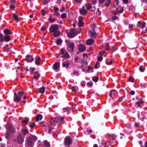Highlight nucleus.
<instances>
[{
  "label": "nucleus",
  "instance_id": "obj_1",
  "mask_svg": "<svg viewBox=\"0 0 147 147\" xmlns=\"http://www.w3.org/2000/svg\"><path fill=\"white\" fill-rule=\"evenodd\" d=\"M24 94L23 91L19 92L18 94L15 92L14 93L13 100L14 102H18L21 99L22 96Z\"/></svg>",
  "mask_w": 147,
  "mask_h": 147
},
{
  "label": "nucleus",
  "instance_id": "obj_2",
  "mask_svg": "<svg viewBox=\"0 0 147 147\" xmlns=\"http://www.w3.org/2000/svg\"><path fill=\"white\" fill-rule=\"evenodd\" d=\"M24 136L21 134L18 136L16 138L13 140L15 142H16L18 144H22L24 142Z\"/></svg>",
  "mask_w": 147,
  "mask_h": 147
},
{
  "label": "nucleus",
  "instance_id": "obj_3",
  "mask_svg": "<svg viewBox=\"0 0 147 147\" xmlns=\"http://www.w3.org/2000/svg\"><path fill=\"white\" fill-rule=\"evenodd\" d=\"M15 131L14 128L12 127L11 125H10L8 126V128L7 129V132L5 134V137L7 138H8L10 135L9 131L11 133H13Z\"/></svg>",
  "mask_w": 147,
  "mask_h": 147
},
{
  "label": "nucleus",
  "instance_id": "obj_4",
  "mask_svg": "<svg viewBox=\"0 0 147 147\" xmlns=\"http://www.w3.org/2000/svg\"><path fill=\"white\" fill-rule=\"evenodd\" d=\"M80 33V32H78L76 30L72 29L70 30L69 36L70 37L73 38Z\"/></svg>",
  "mask_w": 147,
  "mask_h": 147
},
{
  "label": "nucleus",
  "instance_id": "obj_5",
  "mask_svg": "<svg viewBox=\"0 0 147 147\" xmlns=\"http://www.w3.org/2000/svg\"><path fill=\"white\" fill-rule=\"evenodd\" d=\"M110 96L113 99L117 98L118 97V92L115 90H112L110 93Z\"/></svg>",
  "mask_w": 147,
  "mask_h": 147
},
{
  "label": "nucleus",
  "instance_id": "obj_6",
  "mask_svg": "<svg viewBox=\"0 0 147 147\" xmlns=\"http://www.w3.org/2000/svg\"><path fill=\"white\" fill-rule=\"evenodd\" d=\"M74 43L69 42L67 45V48L69 51H72L74 49Z\"/></svg>",
  "mask_w": 147,
  "mask_h": 147
},
{
  "label": "nucleus",
  "instance_id": "obj_7",
  "mask_svg": "<svg viewBox=\"0 0 147 147\" xmlns=\"http://www.w3.org/2000/svg\"><path fill=\"white\" fill-rule=\"evenodd\" d=\"M72 140L70 136H67L65 138V139L64 144H65L69 145L72 143Z\"/></svg>",
  "mask_w": 147,
  "mask_h": 147
},
{
  "label": "nucleus",
  "instance_id": "obj_8",
  "mask_svg": "<svg viewBox=\"0 0 147 147\" xmlns=\"http://www.w3.org/2000/svg\"><path fill=\"white\" fill-rule=\"evenodd\" d=\"M58 27L56 24L51 25L49 28V30L52 32H54L57 31L58 29Z\"/></svg>",
  "mask_w": 147,
  "mask_h": 147
},
{
  "label": "nucleus",
  "instance_id": "obj_9",
  "mask_svg": "<svg viewBox=\"0 0 147 147\" xmlns=\"http://www.w3.org/2000/svg\"><path fill=\"white\" fill-rule=\"evenodd\" d=\"M56 121L57 123H58L59 124H63L65 122L63 117L59 116L57 118Z\"/></svg>",
  "mask_w": 147,
  "mask_h": 147
},
{
  "label": "nucleus",
  "instance_id": "obj_10",
  "mask_svg": "<svg viewBox=\"0 0 147 147\" xmlns=\"http://www.w3.org/2000/svg\"><path fill=\"white\" fill-rule=\"evenodd\" d=\"M115 8L116 9V11H114V12L115 15H116L118 13H122L123 11V9L121 7H119L117 8Z\"/></svg>",
  "mask_w": 147,
  "mask_h": 147
},
{
  "label": "nucleus",
  "instance_id": "obj_11",
  "mask_svg": "<svg viewBox=\"0 0 147 147\" xmlns=\"http://www.w3.org/2000/svg\"><path fill=\"white\" fill-rule=\"evenodd\" d=\"M27 58L25 59V60L28 62H31L34 60V58L32 56L30 55H27L26 56Z\"/></svg>",
  "mask_w": 147,
  "mask_h": 147
},
{
  "label": "nucleus",
  "instance_id": "obj_12",
  "mask_svg": "<svg viewBox=\"0 0 147 147\" xmlns=\"http://www.w3.org/2000/svg\"><path fill=\"white\" fill-rule=\"evenodd\" d=\"M60 68V65L59 63L56 62L53 65V69L56 71H58V70Z\"/></svg>",
  "mask_w": 147,
  "mask_h": 147
},
{
  "label": "nucleus",
  "instance_id": "obj_13",
  "mask_svg": "<svg viewBox=\"0 0 147 147\" xmlns=\"http://www.w3.org/2000/svg\"><path fill=\"white\" fill-rule=\"evenodd\" d=\"M78 24L79 26H82L84 25V22L83 21V17L82 16H80L78 18Z\"/></svg>",
  "mask_w": 147,
  "mask_h": 147
},
{
  "label": "nucleus",
  "instance_id": "obj_14",
  "mask_svg": "<svg viewBox=\"0 0 147 147\" xmlns=\"http://www.w3.org/2000/svg\"><path fill=\"white\" fill-rule=\"evenodd\" d=\"M89 35L91 37L95 38L96 36V34L95 32V31H92L91 29H90V31H89Z\"/></svg>",
  "mask_w": 147,
  "mask_h": 147
},
{
  "label": "nucleus",
  "instance_id": "obj_15",
  "mask_svg": "<svg viewBox=\"0 0 147 147\" xmlns=\"http://www.w3.org/2000/svg\"><path fill=\"white\" fill-rule=\"evenodd\" d=\"M138 27L143 29L146 27V23L145 22H143L142 24L140 21L138 22Z\"/></svg>",
  "mask_w": 147,
  "mask_h": 147
},
{
  "label": "nucleus",
  "instance_id": "obj_16",
  "mask_svg": "<svg viewBox=\"0 0 147 147\" xmlns=\"http://www.w3.org/2000/svg\"><path fill=\"white\" fill-rule=\"evenodd\" d=\"M82 8L80 10V13L81 14L83 15H85L87 13V11L86 10L84 9V6H82Z\"/></svg>",
  "mask_w": 147,
  "mask_h": 147
},
{
  "label": "nucleus",
  "instance_id": "obj_17",
  "mask_svg": "<svg viewBox=\"0 0 147 147\" xmlns=\"http://www.w3.org/2000/svg\"><path fill=\"white\" fill-rule=\"evenodd\" d=\"M32 143V139L31 138H29L27 140V145L28 146H31Z\"/></svg>",
  "mask_w": 147,
  "mask_h": 147
},
{
  "label": "nucleus",
  "instance_id": "obj_18",
  "mask_svg": "<svg viewBox=\"0 0 147 147\" xmlns=\"http://www.w3.org/2000/svg\"><path fill=\"white\" fill-rule=\"evenodd\" d=\"M79 49L80 51H83L86 49V48L84 45H80L79 47Z\"/></svg>",
  "mask_w": 147,
  "mask_h": 147
},
{
  "label": "nucleus",
  "instance_id": "obj_19",
  "mask_svg": "<svg viewBox=\"0 0 147 147\" xmlns=\"http://www.w3.org/2000/svg\"><path fill=\"white\" fill-rule=\"evenodd\" d=\"M21 131L22 133L24 135L27 134L29 132L28 130L27 129L23 128Z\"/></svg>",
  "mask_w": 147,
  "mask_h": 147
},
{
  "label": "nucleus",
  "instance_id": "obj_20",
  "mask_svg": "<svg viewBox=\"0 0 147 147\" xmlns=\"http://www.w3.org/2000/svg\"><path fill=\"white\" fill-rule=\"evenodd\" d=\"M41 61L40 58V57H38L36 59L35 63L37 65H39Z\"/></svg>",
  "mask_w": 147,
  "mask_h": 147
},
{
  "label": "nucleus",
  "instance_id": "obj_21",
  "mask_svg": "<svg viewBox=\"0 0 147 147\" xmlns=\"http://www.w3.org/2000/svg\"><path fill=\"white\" fill-rule=\"evenodd\" d=\"M61 57L65 59H67L70 57V56L68 52H65V54L63 55Z\"/></svg>",
  "mask_w": 147,
  "mask_h": 147
},
{
  "label": "nucleus",
  "instance_id": "obj_22",
  "mask_svg": "<svg viewBox=\"0 0 147 147\" xmlns=\"http://www.w3.org/2000/svg\"><path fill=\"white\" fill-rule=\"evenodd\" d=\"M79 62L82 64L83 65H87V62L83 58L81 59L80 60Z\"/></svg>",
  "mask_w": 147,
  "mask_h": 147
},
{
  "label": "nucleus",
  "instance_id": "obj_23",
  "mask_svg": "<svg viewBox=\"0 0 147 147\" xmlns=\"http://www.w3.org/2000/svg\"><path fill=\"white\" fill-rule=\"evenodd\" d=\"M70 63L67 61L63 62L62 63V66L63 67H68Z\"/></svg>",
  "mask_w": 147,
  "mask_h": 147
},
{
  "label": "nucleus",
  "instance_id": "obj_24",
  "mask_svg": "<svg viewBox=\"0 0 147 147\" xmlns=\"http://www.w3.org/2000/svg\"><path fill=\"white\" fill-rule=\"evenodd\" d=\"M56 119L57 118H51L50 121V123L52 125H53L55 123H57Z\"/></svg>",
  "mask_w": 147,
  "mask_h": 147
},
{
  "label": "nucleus",
  "instance_id": "obj_25",
  "mask_svg": "<svg viewBox=\"0 0 147 147\" xmlns=\"http://www.w3.org/2000/svg\"><path fill=\"white\" fill-rule=\"evenodd\" d=\"M105 62L106 64L110 65L112 64V60L110 59H107L106 60Z\"/></svg>",
  "mask_w": 147,
  "mask_h": 147
},
{
  "label": "nucleus",
  "instance_id": "obj_26",
  "mask_svg": "<svg viewBox=\"0 0 147 147\" xmlns=\"http://www.w3.org/2000/svg\"><path fill=\"white\" fill-rule=\"evenodd\" d=\"M39 74L37 72H36L34 73L33 78L36 79H37L39 78Z\"/></svg>",
  "mask_w": 147,
  "mask_h": 147
},
{
  "label": "nucleus",
  "instance_id": "obj_27",
  "mask_svg": "<svg viewBox=\"0 0 147 147\" xmlns=\"http://www.w3.org/2000/svg\"><path fill=\"white\" fill-rule=\"evenodd\" d=\"M94 40L93 39H88L86 42L87 44L88 45H90L93 43Z\"/></svg>",
  "mask_w": 147,
  "mask_h": 147
},
{
  "label": "nucleus",
  "instance_id": "obj_28",
  "mask_svg": "<svg viewBox=\"0 0 147 147\" xmlns=\"http://www.w3.org/2000/svg\"><path fill=\"white\" fill-rule=\"evenodd\" d=\"M42 118V116L41 115L39 114L36 117V120L38 121L40 120H41Z\"/></svg>",
  "mask_w": 147,
  "mask_h": 147
},
{
  "label": "nucleus",
  "instance_id": "obj_29",
  "mask_svg": "<svg viewBox=\"0 0 147 147\" xmlns=\"http://www.w3.org/2000/svg\"><path fill=\"white\" fill-rule=\"evenodd\" d=\"M4 33L6 35H8L9 34H12V32H10L7 29H5L4 30Z\"/></svg>",
  "mask_w": 147,
  "mask_h": 147
},
{
  "label": "nucleus",
  "instance_id": "obj_30",
  "mask_svg": "<svg viewBox=\"0 0 147 147\" xmlns=\"http://www.w3.org/2000/svg\"><path fill=\"white\" fill-rule=\"evenodd\" d=\"M143 103V101L142 100V99H140L136 103L138 105V107H140V105Z\"/></svg>",
  "mask_w": 147,
  "mask_h": 147
},
{
  "label": "nucleus",
  "instance_id": "obj_31",
  "mask_svg": "<svg viewBox=\"0 0 147 147\" xmlns=\"http://www.w3.org/2000/svg\"><path fill=\"white\" fill-rule=\"evenodd\" d=\"M10 37L8 35H6L4 36V40L6 42H8L10 40Z\"/></svg>",
  "mask_w": 147,
  "mask_h": 147
},
{
  "label": "nucleus",
  "instance_id": "obj_32",
  "mask_svg": "<svg viewBox=\"0 0 147 147\" xmlns=\"http://www.w3.org/2000/svg\"><path fill=\"white\" fill-rule=\"evenodd\" d=\"M54 32V33L53 34V35L55 37L58 36L60 34V32L59 31H56Z\"/></svg>",
  "mask_w": 147,
  "mask_h": 147
},
{
  "label": "nucleus",
  "instance_id": "obj_33",
  "mask_svg": "<svg viewBox=\"0 0 147 147\" xmlns=\"http://www.w3.org/2000/svg\"><path fill=\"white\" fill-rule=\"evenodd\" d=\"M85 7H86L87 9L90 10L92 8V6L91 4H85Z\"/></svg>",
  "mask_w": 147,
  "mask_h": 147
},
{
  "label": "nucleus",
  "instance_id": "obj_34",
  "mask_svg": "<svg viewBox=\"0 0 147 147\" xmlns=\"http://www.w3.org/2000/svg\"><path fill=\"white\" fill-rule=\"evenodd\" d=\"M40 92L41 93H44L45 91V87H42L40 88L39 89Z\"/></svg>",
  "mask_w": 147,
  "mask_h": 147
},
{
  "label": "nucleus",
  "instance_id": "obj_35",
  "mask_svg": "<svg viewBox=\"0 0 147 147\" xmlns=\"http://www.w3.org/2000/svg\"><path fill=\"white\" fill-rule=\"evenodd\" d=\"M44 143L45 145V146L47 147H49L50 146V143H49L47 142L46 140H45L44 142Z\"/></svg>",
  "mask_w": 147,
  "mask_h": 147
},
{
  "label": "nucleus",
  "instance_id": "obj_36",
  "mask_svg": "<svg viewBox=\"0 0 147 147\" xmlns=\"http://www.w3.org/2000/svg\"><path fill=\"white\" fill-rule=\"evenodd\" d=\"M13 17L14 18V20L16 21H19L18 17V15H16L15 13L13 14Z\"/></svg>",
  "mask_w": 147,
  "mask_h": 147
},
{
  "label": "nucleus",
  "instance_id": "obj_37",
  "mask_svg": "<svg viewBox=\"0 0 147 147\" xmlns=\"http://www.w3.org/2000/svg\"><path fill=\"white\" fill-rule=\"evenodd\" d=\"M62 42V40L58 38L56 41V43L58 45H59Z\"/></svg>",
  "mask_w": 147,
  "mask_h": 147
},
{
  "label": "nucleus",
  "instance_id": "obj_38",
  "mask_svg": "<svg viewBox=\"0 0 147 147\" xmlns=\"http://www.w3.org/2000/svg\"><path fill=\"white\" fill-rule=\"evenodd\" d=\"M111 2V0H107L105 3V5L106 7L108 6Z\"/></svg>",
  "mask_w": 147,
  "mask_h": 147
},
{
  "label": "nucleus",
  "instance_id": "obj_39",
  "mask_svg": "<svg viewBox=\"0 0 147 147\" xmlns=\"http://www.w3.org/2000/svg\"><path fill=\"white\" fill-rule=\"evenodd\" d=\"M96 28V26L95 24H93L92 25L91 28L92 30H91L92 31H93V32L95 31V28Z\"/></svg>",
  "mask_w": 147,
  "mask_h": 147
},
{
  "label": "nucleus",
  "instance_id": "obj_40",
  "mask_svg": "<svg viewBox=\"0 0 147 147\" xmlns=\"http://www.w3.org/2000/svg\"><path fill=\"white\" fill-rule=\"evenodd\" d=\"M129 29L133 30L135 28V26L132 24H130L129 26Z\"/></svg>",
  "mask_w": 147,
  "mask_h": 147
},
{
  "label": "nucleus",
  "instance_id": "obj_41",
  "mask_svg": "<svg viewBox=\"0 0 147 147\" xmlns=\"http://www.w3.org/2000/svg\"><path fill=\"white\" fill-rule=\"evenodd\" d=\"M139 70L141 72H143L145 70V68L142 66H141L139 68Z\"/></svg>",
  "mask_w": 147,
  "mask_h": 147
},
{
  "label": "nucleus",
  "instance_id": "obj_42",
  "mask_svg": "<svg viewBox=\"0 0 147 147\" xmlns=\"http://www.w3.org/2000/svg\"><path fill=\"white\" fill-rule=\"evenodd\" d=\"M65 52H67L66 51H65L64 49H61L60 50V53L62 55H64L65 53Z\"/></svg>",
  "mask_w": 147,
  "mask_h": 147
},
{
  "label": "nucleus",
  "instance_id": "obj_43",
  "mask_svg": "<svg viewBox=\"0 0 147 147\" xmlns=\"http://www.w3.org/2000/svg\"><path fill=\"white\" fill-rule=\"evenodd\" d=\"M98 80V77H94L92 78V80H93L95 82H97Z\"/></svg>",
  "mask_w": 147,
  "mask_h": 147
},
{
  "label": "nucleus",
  "instance_id": "obj_44",
  "mask_svg": "<svg viewBox=\"0 0 147 147\" xmlns=\"http://www.w3.org/2000/svg\"><path fill=\"white\" fill-rule=\"evenodd\" d=\"M88 71H91V72H92L93 71V68L92 67H91L90 66L88 67Z\"/></svg>",
  "mask_w": 147,
  "mask_h": 147
},
{
  "label": "nucleus",
  "instance_id": "obj_45",
  "mask_svg": "<svg viewBox=\"0 0 147 147\" xmlns=\"http://www.w3.org/2000/svg\"><path fill=\"white\" fill-rule=\"evenodd\" d=\"M109 43H107L106 44L105 47H106V50H108L109 49Z\"/></svg>",
  "mask_w": 147,
  "mask_h": 147
},
{
  "label": "nucleus",
  "instance_id": "obj_46",
  "mask_svg": "<svg viewBox=\"0 0 147 147\" xmlns=\"http://www.w3.org/2000/svg\"><path fill=\"white\" fill-rule=\"evenodd\" d=\"M103 59V57L101 56L98 57L97 58L98 61H101Z\"/></svg>",
  "mask_w": 147,
  "mask_h": 147
},
{
  "label": "nucleus",
  "instance_id": "obj_47",
  "mask_svg": "<svg viewBox=\"0 0 147 147\" xmlns=\"http://www.w3.org/2000/svg\"><path fill=\"white\" fill-rule=\"evenodd\" d=\"M48 28L47 26H44L41 28V30L42 31H43L44 30H46Z\"/></svg>",
  "mask_w": 147,
  "mask_h": 147
},
{
  "label": "nucleus",
  "instance_id": "obj_48",
  "mask_svg": "<svg viewBox=\"0 0 147 147\" xmlns=\"http://www.w3.org/2000/svg\"><path fill=\"white\" fill-rule=\"evenodd\" d=\"M49 20L50 22L52 23L55 21V20L54 18H49Z\"/></svg>",
  "mask_w": 147,
  "mask_h": 147
},
{
  "label": "nucleus",
  "instance_id": "obj_49",
  "mask_svg": "<svg viewBox=\"0 0 147 147\" xmlns=\"http://www.w3.org/2000/svg\"><path fill=\"white\" fill-rule=\"evenodd\" d=\"M3 40V36L2 34H0V42H2Z\"/></svg>",
  "mask_w": 147,
  "mask_h": 147
},
{
  "label": "nucleus",
  "instance_id": "obj_50",
  "mask_svg": "<svg viewBox=\"0 0 147 147\" xmlns=\"http://www.w3.org/2000/svg\"><path fill=\"white\" fill-rule=\"evenodd\" d=\"M66 16V14L65 13H62L61 15V17L62 18H65Z\"/></svg>",
  "mask_w": 147,
  "mask_h": 147
},
{
  "label": "nucleus",
  "instance_id": "obj_51",
  "mask_svg": "<svg viewBox=\"0 0 147 147\" xmlns=\"http://www.w3.org/2000/svg\"><path fill=\"white\" fill-rule=\"evenodd\" d=\"M112 19L113 20H117L118 19V18L116 16H114L112 17Z\"/></svg>",
  "mask_w": 147,
  "mask_h": 147
},
{
  "label": "nucleus",
  "instance_id": "obj_52",
  "mask_svg": "<svg viewBox=\"0 0 147 147\" xmlns=\"http://www.w3.org/2000/svg\"><path fill=\"white\" fill-rule=\"evenodd\" d=\"M49 2V1L47 0H43V3L44 4H46Z\"/></svg>",
  "mask_w": 147,
  "mask_h": 147
},
{
  "label": "nucleus",
  "instance_id": "obj_53",
  "mask_svg": "<svg viewBox=\"0 0 147 147\" xmlns=\"http://www.w3.org/2000/svg\"><path fill=\"white\" fill-rule=\"evenodd\" d=\"M52 129H53V128L52 127H51L49 126V129L48 131V133H50L52 131Z\"/></svg>",
  "mask_w": 147,
  "mask_h": 147
},
{
  "label": "nucleus",
  "instance_id": "obj_54",
  "mask_svg": "<svg viewBox=\"0 0 147 147\" xmlns=\"http://www.w3.org/2000/svg\"><path fill=\"white\" fill-rule=\"evenodd\" d=\"M73 74L74 75L76 76H78L79 75V74L78 72L77 71H75L73 72Z\"/></svg>",
  "mask_w": 147,
  "mask_h": 147
},
{
  "label": "nucleus",
  "instance_id": "obj_55",
  "mask_svg": "<svg viewBox=\"0 0 147 147\" xmlns=\"http://www.w3.org/2000/svg\"><path fill=\"white\" fill-rule=\"evenodd\" d=\"M10 2L11 4L15 3L16 2V0H10Z\"/></svg>",
  "mask_w": 147,
  "mask_h": 147
},
{
  "label": "nucleus",
  "instance_id": "obj_56",
  "mask_svg": "<svg viewBox=\"0 0 147 147\" xmlns=\"http://www.w3.org/2000/svg\"><path fill=\"white\" fill-rule=\"evenodd\" d=\"M142 2V4H146V3L147 2V0H141Z\"/></svg>",
  "mask_w": 147,
  "mask_h": 147
},
{
  "label": "nucleus",
  "instance_id": "obj_57",
  "mask_svg": "<svg viewBox=\"0 0 147 147\" xmlns=\"http://www.w3.org/2000/svg\"><path fill=\"white\" fill-rule=\"evenodd\" d=\"M129 80L130 81L133 82L134 81V79L132 77H130L129 78Z\"/></svg>",
  "mask_w": 147,
  "mask_h": 147
},
{
  "label": "nucleus",
  "instance_id": "obj_58",
  "mask_svg": "<svg viewBox=\"0 0 147 147\" xmlns=\"http://www.w3.org/2000/svg\"><path fill=\"white\" fill-rule=\"evenodd\" d=\"M35 124L34 123H33L32 124H30L29 125L30 127L31 128H33L35 126Z\"/></svg>",
  "mask_w": 147,
  "mask_h": 147
},
{
  "label": "nucleus",
  "instance_id": "obj_59",
  "mask_svg": "<svg viewBox=\"0 0 147 147\" xmlns=\"http://www.w3.org/2000/svg\"><path fill=\"white\" fill-rule=\"evenodd\" d=\"M91 1V2L93 4H95L96 3L97 1L96 0H90Z\"/></svg>",
  "mask_w": 147,
  "mask_h": 147
},
{
  "label": "nucleus",
  "instance_id": "obj_60",
  "mask_svg": "<svg viewBox=\"0 0 147 147\" xmlns=\"http://www.w3.org/2000/svg\"><path fill=\"white\" fill-rule=\"evenodd\" d=\"M93 84V83L92 82H90L87 83V85L91 86H92Z\"/></svg>",
  "mask_w": 147,
  "mask_h": 147
},
{
  "label": "nucleus",
  "instance_id": "obj_61",
  "mask_svg": "<svg viewBox=\"0 0 147 147\" xmlns=\"http://www.w3.org/2000/svg\"><path fill=\"white\" fill-rule=\"evenodd\" d=\"M10 8L11 10H13L15 8V6L13 5H11L10 6Z\"/></svg>",
  "mask_w": 147,
  "mask_h": 147
},
{
  "label": "nucleus",
  "instance_id": "obj_62",
  "mask_svg": "<svg viewBox=\"0 0 147 147\" xmlns=\"http://www.w3.org/2000/svg\"><path fill=\"white\" fill-rule=\"evenodd\" d=\"M22 122L26 124L28 122V121L27 120H24L22 121Z\"/></svg>",
  "mask_w": 147,
  "mask_h": 147
},
{
  "label": "nucleus",
  "instance_id": "obj_63",
  "mask_svg": "<svg viewBox=\"0 0 147 147\" xmlns=\"http://www.w3.org/2000/svg\"><path fill=\"white\" fill-rule=\"evenodd\" d=\"M78 57H76L74 58V59L76 63H77L78 62Z\"/></svg>",
  "mask_w": 147,
  "mask_h": 147
},
{
  "label": "nucleus",
  "instance_id": "obj_64",
  "mask_svg": "<svg viewBox=\"0 0 147 147\" xmlns=\"http://www.w3.org/2000/svg\"><path fill=\"white\" fill-rule=\"evenodd\" d=\"M83 56L84 58L87 57H88V55L86 53H84L83 55Z\"/></svg>",
  "mask_w": 147,
  "mask_h": 147
}]
</instances>
